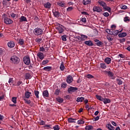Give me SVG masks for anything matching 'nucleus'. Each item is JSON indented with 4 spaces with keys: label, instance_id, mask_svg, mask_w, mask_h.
I'll use <instances>...</instances> for the list:
<instances>
[{
    "label": "nucleus",
    "instance_id": "338daca9",
    "mask_svg": "<svg viewBox=\"0 0 130 130\" xmlns=\"http://www.w3.org/2000/svg\"><path fill=\"white\" fill-rule=\"evenodd\" d=\"M81 21L82 22H83V23H86V22H87V19H86V18H82L81 19Z\"/></svg>",
    "mask_w": 130,
    "mask_h": 130
},
{
    "label": "nucleus",
    "instance_id": "f257e3e1",
    "mask_svg": "<svg viewBox=\"0 0 130 130\" xmlns=\"http://www.w3.org/2000/svg\"><path fill=\"white\" fill-rule=\"evenodd\" d=\"M10 60H11L12 63H14V64H19L20 61V58L16 55L12 56L10 58Z\"/></svg>",
    "mask_w": 130,
    "mask_h": 130
},
{
    "label": "nucleus",
    "instance_id": "37998d69",
    "mask_svg": "<svg viewBox=\"0 0 130 130\" xmlns=\"http://www.w3.org/2000/svg\"><path fill=\"white\" fill-rule=\"evenodd\" d=\"M12 101L14 103V104H16L17 103V97H13L12 99Z\"/></svg>",
    "mask_w": 130,
    "mask_h": 130
},
{
    "label": "nucleus",
    "instance_id": "72a5a7b5",
    "mask_svg": "<svg viewBox=\"0 0 130 130\" xmlns=\"http://www.w3.org/2000/svg\"><path fill=\"white\" fill-rule=\"evenodd\" d=\"M118 33H119V31H118V30H113L112 35H113L114 36H117V35H118Z\"/></svg>",
    "mask_w": 130,
    "mask_h": 130
},
{
    "label": "nucleus",
    "instance_id": "5fc2aeb1",
    "mask_svg": "<svg viewBox=\"0 0 130 130\" xmlns=\"http://www.w3.org/2000/svg\"><path fill=\"white\" fill-rule=\"evenodd\" d=\"M74 10V8L72 7H69L67 8V12H71V11H73Z\"/></svg>",
    "mask_w": 130,
    "mask_h": 130
},
{
    "label": "nucleus",
    "instance_id": "f03ea898",
    "mask_svg": "<svg viewBox=\"0 0 130 130\" xmlns=\"http://www.w3.org/2000/svg\"><path fill=\"white\" fill-rule=\"evenodd\" d=\"M34 34L36 36H40V35H42L43 34V30L42 29L37 27L34 29Z\"/></svg>",
    "mask_w": 130,
    "mask_h": 130
},
{
    "label": "nucleus",
    "instance_id": "603ef678",
    "mask_svg": "<svg viewBox=\"0 0 130 130\" xmlns=\"http://www.w3.org/2000/svg\"><path fill=\"white\" fill-rule=\"evenodd\" d=\"M54 130H59V126L56 125L53 127Z\"/></svg>",
    "mask_w": 130,
    "mask_h": 130
},
{
    "label": "nucleus",
    "instance_id": "393cba45",
    "mask_svg": "<svg viewBox=\"0 0 130 130\" xmlns=\"http://www.w3.org/2000/svg\"><path fill=\"white\" fill-rule=\"evenodd\" d=\"M105 62L107 63V64H109L111 62V58L109 57H107L105 59Z\"/></svg>",
    "mask_w": 130,
    "mask_h": 130
},
{
    "label": "nucleus",
    "instance_id": "ddd939ff",
    "mask_svg": "<svg viewBox=\"0 0 130 130\" xmlns=\"http://www.w3.org/2000/svg\"><path fill=\"white\" fill-rule=\"evenodd\" d=\"M43 97H44V98H45V97H46L47 98H48L49 96V93L48 92V90H44L43 92Z\"/></svg>",
    "mask_w": 130,
    "mask_h": 130
},
{
    "label": "nucleus",
    "instance_id": "1a4fd4ad",
    "mask_svg": "<svg viewBox=\"0 0 130 130\" xmlns=\"http://www.w3.org/2000/svg\"><path fill=\"white\" fill-rule=\"evenodd\" d=\"M73 77L71 75H69L67 78L66 82L68 84H71V83L73 82Z\"/></svg>",
    "mask_w": 130,
    "mask_h": 130
},
{
    "label": "nucleus",
    "instance_id": "6e6d98bb",
    "mask_svg": "<svg viewBox=\"0 0 130 130\" xmlns=\"http://www.w3.org/2000/svg\"><path fill=\"white\" fill-rule=\"evenodd\" d=\"M49 61H48V60L46 59V60H44V61H43V62H42V64L44 65V64H46V63H48Z\"/></svg>",
    "mask_w": 130,
    "mask_h": 130
},
{
    "label": "nucleus",
    "instance_id": "a18cd8bd",
    "mask_svg": "<svg viewBox=\"0 0 130 130\" xmlns=\"http://www.w3.org/2000/svg\"><path fill=\"white\" fill-rule=\"evenodd\" d=\"M130 19L128 16H126L124 18V21L125 22H129Z\"/></svg>",
    "mask_w": 130,
    "mask_h": 130
},
{
    "label": "nucleus",
    "instance_id": "9b49d317",
    "mask_svg": "<svg viewBox=\"0 0 130 130\" xmlns=\"http://www.w3.org/2000/svg\"><path fill=\"white\" fill-rule=\"evenodd\" d=\"M31 94H32L31 92L27 91L25 92V97H24V98H26L27 99H29L30 98V96H31Z\"/></svg>",
    "mask_w": 130,
    "mask_h": 130
},
{
    "label": "nucleus",
    "instance_id": "dca6fc26",
    "mask_svg": "<svg viewBox=\"0 0 130 130\" xmlns=\"http://www.w3.org/2000/svg\"><path fill=\"white\" fill-rule=\"evenodd\" d=\"M43 70L46 72H50L52 70V67L51 66H47L44 67Z\"/></svg>",
    "mask_w": 130,
    "mask_h": 130
},
{
    "label": "nucleus",
    "instance_id": "c03bdc74",
    "mask_svg": "<svg viewBox=\"0 0 130 130\" xmlns=\"http://www.w3.org/2000/svg\"><path fill=\"white\" fill-rule=\"evenodd\" d=\"M116 81L118 82V85H122V81L120 79H117Z\"/></svg>",
    "mask_w": 130,
    "mask_h": 130
},
{
    "label": "nucleus",
    "instance_id": "473e14b6",
    "mask_svg": "<svg viewBox=\"0 0 130 130\" xmlns=\"http://www.w3.org/2000/svg\"><path fill=\"white\" fill-rule=\"evenodd\" d=\"M126 35H127L126 32H122L121 34H119L118 35V36L119 37H120V38H123V37H125Z\"/></svg>",
    "mask_w": 130,
    "mask_h": 130
},
{
    "label": "nucleus",
    "instance_id": "e433bc0d",
    "mask_svg": "<svg viewBox=\"0 0 130 130\" xmlns=\"http://www.w3.org/2000/svg\"><path fill=\"white\" fill-rule=\"evenodd\" d=\"M44 127L46 128V129H52V127H51V125H45L44 126Z\"/></svg>",
    "mask_w": 130,
    "mask_h": 130
},
{
    "label": "nucleus",
    "instance_id": "0eeeda50",
    "mask_svg": "<svg viewBox=\"0 0 130 130\" xmlns=\"http://www.w3.org/2000/svg\"><path fill=\"white\" fill-rule=\"evenodd\" d=\"M4 22L7 25H9L10 24H13V20H12L11 19L8 18V17H6L4 19Z\"/></svg>",
    "mask_w": 130,
    "mask_h": 130
},
{
    "label": "nucleus",
    "instance_id": "9d476101",
    "mask_svg": "<svg viewBox=\"0 0 130 130\" xmlns=\"http://www.w3.org/2000/svg\"><path fill=\"white\" fill-rule=\"evenodd\" d=\"M103 73H105L106 74H107L109 78L112 77L114 76V74H113V73L109 71H104Z\"/></svg>",
    "mask_w": 130,
    "mask_h": 130
},
{
    "label": "nucleus",
    "instance_id": "7ed1b4c3",
    "mask_svg": "<svg viewBox=\"0 0 130 130\" xmlns=\"http://www.w3.org/2000/svg\"><path fill=\"white\" fill-rule=\"evenodd\" d=\"M68 93H70V94H72L73 92H76V91H78V88L71 86L70 88H68Z\"/></svg>",
    "mask_w": 130,
    "mask_h": 130
},
{
    "label": "nucleus",
    "instance_id": "13d9d810",
    "mask_svg": "<svg viewBox=\"0 0 130 130\" xmlns=\"http://www.w3.org/2000/svg\"><path fill=\"white\" fill-rule=\"evenodd\" d=\"M40 125H45V121H43V120H40Z\"/></svg>",
    "mask_w": 130,
    "mask_h": 130
},
{
    "label": "nucleus",
    "instance_id": "f704fd0d",
    "mask_svg": "<svg viewBox=\"0 0 130 130\" xmlns=\"http://www.w3.org/2000/svg\"><path fill=\"white\" fill-rule=\"evenodd\" d=\"M34 93H35V95L36 98L39 99V91L38 90H35Z\"/></svg>",
    "mask_w": 130,
    "mask_h": 130
},
{
    "label": "nucleus",
    "instance_id": "bb28decb",
    "mask_svg": "<svg viewBox=\"0 0 130 130\" xmlns=\"http://www.w3.org/2000/svg\"><path fill=\"white\" fill-rule=\"evenodd\" d=\"M56 100L57 101V102H59V103H62L63 102V99L59 96L56 98Z\"/></svg>",
    "mask_w": 130,
    "mask_h": 130
},
{
    "label": "nucleus",
    "instance_id": "6e6552de",
    "mask_svg": "<svg viewBox=\"0 0 130 130\" xmlns=\"http://www.w3.org/2000/svg\"><path fill=\"white\" fill-rule=\"evenodd\" d=\"M98 3L100 7H103V9L106 7V3L102 0H99Z\"/></svg>",
    "mask_w": 130,
    "mask_h": 130
},
{
    "label": "nucleus",
    "instance_id": "aec40b11",
    "mask_svg": "<svg viewBox=\"0 0 130 130\" xmlns=\"http://www.w3.org/2000/svg\"><path fill=\"white\" fill-rule=\"evenodd\" d=\"M82 3L84 6H87V5L91 4V0H83Z\"/></svg>",
    "mask_w": 130,
    "mask_h": 130
},
{
    "label": "nucleus",
    "instance_id": "58836bf2",
    "mask_svg": "<svg viewBox=\"0 0 130 130\" xmlns=\"http://www.w3.org/2000/svg\"><path fill=\"white\" fill-rule=\"evenodd\" d=\"M78 124H84L85 123V121L83 120H79L77 121Z\"/></svg>",
    "mask_w": 130,
    "mask_h": 130
},
{
    "label": "nucleus",
    "instance_id": "c756f323",
    "mask_svg": "<svg viewBox=\"0 0 130 130\" xmlns=\"http://www.w3.org/2000/svg\"><path fill=\"white\" fill-rule=\"evenodd\" d=\"M104 9H105L106 11H108V12H109V13H110V12H111V8H110V7L107 6V4H106V6L105 7V8H104Z\"/></svg>",
    "mask_w": 130,
    "mask_h": 130
},
{
    "label": "nucleus",
    "instance_id": "09e8293b",
    "mask_svg": "<svg viewBox=\"0 0 130 130\" xmlns=\"http://www.w3.org/2000/svg\"><path fill=\"white\" fill-rule=\"evenodd\" d=\"M42 41V39L41 38H37L36 39V42H37V43H40Z\"/></svg>",
    "mask_w": 130,
    "mask_h": 130
},
{
    "label": "nucleus",
    "instance_id": "ea45409f",
    "mask_svg": "<svg viewBox=\"0 0 130 130\" xmlns=\"http://www.w3.org/2000/svg\"><path fill=\"white\" fill-rule=\"evenodd\" d=\"M9 84L11 85V84H14V80L12 78H10L8 81Z\"/></svg>",
    "mask_w": 130,
    "mask_h": 130
},
{
    "label": "nucleus",
    "instance_id": "774afa93",
    "mask_svg": "<svg viewBox=\"0 0 130 130\" xmlns=\"http://www.w3.org/2000/svg\"><path fill=\"white\" fill-rule=\"evenodd\" d=\"M60 70L61 71H64V66H60Z\"/></svg>",
    "mask_w": 130,
    "mask_h": 130
},
{
    "label": "nucleus",
    "instance_id": "4468645a",
    "mask_svg": "<svg viewBox=\"0 0 130 130\" xmlns=\"http://www.w3.org/2000/svg\"><path fill=\"white\" fill-rule=\"evenodd\" d=\"M8 47H10V48H13V47H15V42L13 41H11L8 42Z\"/></svg>",
    "mask_w": 130,
    "mask_h": 130
},
{
    "label": "nucleus",
    "instance_id": "052dcab7",
    "mask_svg": "<svg viewBox=\"0 0 130 130\" xmlns=\"http://www.w3.org/2000/svg\"><path fill=\"white\" fill-rule=\"evenodd\" d=\"M40 51L44 52V51H45V49L43 47H40Z\"/></svg>",
    "mask_w": 130,
    "mask_h": 130
},
{
    "label": "nucleus",
    "instance_id": "0e129e2a",
    "mask_svg": "<svg viewBox=\"0 0 130 130\" xmlns=\"http://www.w3.org/2000/svg\"><path fill=\"white\" fill-rule=\"evenodd\" d=\"M54 94H55V95H59V90L56 89Z\"/></svg>",
    "mask_w": 130,
    "mask_h": 130
},
{
    "label": "nucleus",
    "instance_id": "79ce46f5",
    "mask_svg": "<svg viewBox=\"0 0 130 130\" xmlns=\"http://www.w3.org/2000/svg\"><path fill=\"white\" fill-rule=\"evenodd\" d=\"M22 84H23V82L21 81H18L17 83H16V84L15 85L14 84L13 85L14 86H19L21 85H22Z\"/></svg>",
    "mask_w": 130,
    "mask_h": 130
},
{
    "label": "nucleus",
    "instance_id": "4be33fe9",
    "mask_svg": "<svg viewBox=\"0 0 130 130\" xmlns=\"http://www.w3.org/2000/svg\"><path fill=\"white\" fill-rule=\"evenodd\" d=\"M106 127H107V128L109 129V130H114L115 129V127L114 126H112L111 124H107L106 125Z\"/></svg>",
    "mask_w": 130,
    "mask_h": 130
},
{
    "label": "nucleus",
    "instance_id": "a878e982",
    "mask_svg": "<svg viewBox=\"0 0 130 130\" xmlns=\"http://www.w3.org/2000/svg\"><path fill=\"white\" fill-rule=\"evenodd\" d=\"M85 100V98L84 97H79L77 98L76 101L77 102H83Z\"/></svg>",
    "mask_w": 130,
    "mask_h": 130
},
{
    "label": "nucleus",
    "instance_id": "de8ad7c7",
    "mask_svg": "<svg viewBox=\"0 0 130 130\" xmlns=\"http://www.w3.org/2000/svg\"><path fill=\"white\" fill-rule=\"evenodd\" d=\"M62 41H67V35H63L61 37Z\"/></svg>",
    "mask_w": 130,
    "mask_h": 130
},
{
    "label": "nucleus",
    "instance_id": "6ab92c4d",
    "mask_svg": "<svg viewBox=\"0 0 130 130\" xmlns=\"http://www.w3.org/2000/svg\"><path fill=\"white\" fill-rule=\"evenodd\" d=\"M19 19V22H20V23H22V22H27V18L24 16H21Z\"/></svg>",
    "mask_w": 130,
    "mask_h": 130
},
{
    "label": "nucleus",
    "instance_id": "3c124183",
    "mask_svg": "<svg viewBox=\"0 0 130 130\" xmlns=\"http://www.w3.org/2000/svg\"><path fill=\"white\" fill-rule=\"evenodd\" d=\"M44 47L46 50H48V49L50 47V46H49V45H48L47 44H46L44 45Z\"/></svg>",
    "mask_w": 130,
    "mask_h": 130
},
{
    "label": "nucleus",
    "instance_id": "4c0bfd02",
    "mask_svg": "<svg viewBox=\"0 0 130 130\" xmlns=\"http://www.w3.org/2000/svg\"><path fill=\"white\" fill-rule=\"evenodd\" d=\"M95 44L98 46L101 47V46H102V45H103V42H102L101 41H99L97 43H96Z\"/></svg>",
    "mask_w": 130,
    "mask_h": 130
},
{
    "label": "nucleus",
    "instance_id": "2eb2a0df",
    "mask_svg": "<svg viewBox=\"0 0 130 130\" xmlns=\"http://www.w3.org/2000/svg\"><path fill=\"white\" fill-rule=\"evenodd\" d=\"M44 7L46 8V9H50V8H51V4L49 2H47L44 4Z\"/></svg>",
    "mask_w": 130,
    "mask_h": 130
},
{
    "label": "nucleus",
    "instance_id": "a211bd4d",
    "mask_svg": "<svg viewBox=\"0 0 130 130\" xmlns=\"http://www.w3.org/2000/svg\"><path fill=\"white\" fill-rule=\"evenodd\" d=\"M75 120H77V119H74L72 118H69L68 119V121L70 123H76Z\"/></svg>",
    "mask_w": 130,
    "mask_h": 130
},
{
    "label": "nucleus",
    "instance_id": "864d4df0",
    "mask_svg": "<svg viewBox=\"0 0 130 130\" xmlns=\"http://www.w3.org/2000/svg\"><path fill=\"white\" fill-rule=\"evenodd\" d=\"M87 78L88 79H94V76H93V75H92L91 74H88L87 75Z\"/></svg>",
    "mask_w": 130,
    "mask_h": 130
},
{
    "label": "nucleus",
    "instance_id": "c85d7f7f",
    "mask_svg": "<svg viewBox=\"0 0 130 130\" xmlns=\"http://www.w3.org/2000/svg\"><path fill=\"white\" fill-rule=\"evenodd\" d=\"M106 32L108 33V34H110V35H112V33H113V29H106Z\"/></svg>",
    "mask_w": 130,
    "mask_h": 130
},
{
    "label": "nucleus",
    "instance_id": "f3484780",
    "mask_svg": "<svg viewBox=\"0 0 130 130\" xmlns=\"http://www.w3.org/2000/svg\"><path fill=\"white\" fill-rule=\"evenodd\" d=\"M37 56L40 58V59H43V58H44V54H43L42 52L38 53Z\"/></svg>",
    "mask_w": 130,
    "mask_h": 130
},
{
    "label": "nucleus",
    "instance_id": "e2e57ef3",
    "mask_svg": "<svg viewBox=\"0 0 130 130\" xmlns=\"http://www.w3.org/2000/svg\"><path fill=\"white\" fill-rule=\"evenodd\" d=\"M104 17H109V13L108 12H105L103 13Z\"/></svg>",
    "mask_w": 130,
    "mask_h": 130
},
{
    "label": "nucleus",
    "instance_id": "39448f33",
    "mask_svg": "<svg viewBox=\"0 0 130 130\" xmlns=\"http://www.w3.org/2000/svg\"><path fill=\"white\" fill-rule=\"evenodd\" d=\"M93 12H96L97 13H101L102 12V8L99 6H94L93 8Z\"/></svg>",
    "mask_w": 130,
    "mask_h": 130
},
{
    "label": "nucleus",
    "instance_id": "b1692460",
    "mask_svg": "<svg viewBox=\"0 0 130 130\" xmlns=\"http://www.w3.org/2000/svg\"><path fill=\"white\" fill-rule=\"evenodd\" d=\"M103 102L104 103V104H107V103H110V102H111V101H110V99H109L105 98L104 99Z\"/></svg>",
    "mask_w": 130,
    "mask_h": 130
},
{
    "label": "nucleus",
    "instance_id": "7c9ffc66",
    "mask_svg": "<svg viewBox=\"0 0 130 130\" xmlns=\"http://www.w3.org/2000/svg\"><path fill=\"white\" fill-rule=\"evenodd\" d=\"M23 100H24L25 103H26V104H28L29 105V104H31V100H27L26 99V98H23Z\"/></svg>",
    "mask_w": 130,
    "mask_h": 130
},
{
    "label": "nucleus",
    "instance_id": "412c9836",
    "mask_svg": "<svg viewBox=\"0 0 130 130\" xmlns=\"http://www.w3.org/2000/svg\"><path fill=\"white\" fill-rule=\"evenodd\" d=\"M57 6H59V7H61L62 8H63V7H66L65 3H62V2L59 1L57 2Z\"/></svg>",
    "mask_w": 130,
    "mask_h": 130
},
{
    "label": "nucleus",
    "instance_id": "5701e85b",
    "mask_svg": "<svg viewBox=\"0 0 130 130\" xmlns=\"http://www.w3.org/2000/svg\"><path fill=\"white\" fill-rule=\"evenodd\" d=\"M24 77L26 80H30V79H31V74L29 73H26L24 75Z\"/></svg>",
    "mask_w": 130,
    "mask_h": 130
},
{
    "label": "nucleus",
    "instance_id": "20e7f679",
    "mask_svg": "<svg viewBox=\"0 0 130 130\" xmlns=\"http://www.w3.org/2000/svg\"><path fill=\"white\" fill-rule=\"evenodd\" d=\"M30 57H29V56L23 57V62L25 64H26L27 66L29 65L30 64Z\"/></svg>",
    "mask_w": 130,
    "mask_h": 130
},
{
    "label": "nucleus",
    "instance_id": "49530a36",
    "mask_svg": "<svg viewBox=\"0 0 130 130\" xmlns=\"http://www.w3.org/2000/svg\"><path fill=\"white\" fill-rule=\"evenodd\" d=\"M81 37L83 40H84V41L86 40V39H87V38H88V36H85L84 35H81Z\"/></svg>",
    "mask_w": 130,
    "mask_h": 130
},
{
    "label": "nucleus",
    "instance_id": "4d7b16f0",
    "mask_svg": "<svg viewBox=\"0 0 130 130\" xmlns=\"http://www.w3.org/2000/svg\"><path fill=\"white\" fill-rule=\"evenodd\" d=\"M107 39H108V40H109V41H112V40H113V39L109 35L107 36Z\"/></svg>",
    "mask_w": 130,
    "mask_h": 130
},
{
    "label": "nucleus",
    "instance_id": "cd10ccee",
    "mask_svg": "<svg viewBox=\"0 0 130 130\" xmlns=\"http://www.w3.org/2000/svg\"><path fill=\"white\" fill-rule=\"evenodd\" d=\"M95 97L98 100H99L100 101H102L103 102V100H104V98H103L102 96L98 95H96Z\"/></svg>",
    "mask_w": 130,
    "mask_h": 130
},
{
    "label": "nucleus",
    "instance_id": "423d86ee",
    "mask_svg": "<svg viewBox=\"0 0 130 130\" xmlns=\"http://www.w3.org/2000/svg\"><path fill=\"white\" fill-rule=\"evenodd\" d=\"M63 28V26L61 24H59V26L56 27V29L58 30L59 34H61L64 31Z\"/></svg>",
    "mask_w": 130,
    "mask_h": 130
},
{
    "label": "nucleus",
    "instance_id": "2f4dec72",
    "mask_svg": "<svg viewBox=\"0 0 130 130\" xmlns=\"http://www.w3.org/2000/svg\"><path fill=\"white\" fill-rule=\"evenodd\" d=\"M53 14L54 17H59V12H58V11H53Z\"/></svg>",
    "mask_w": 130,
    "mask_h": 130
},
{
    "label": "nucleus",
    "instance_id": "c9c22d12",
    "mask_svg": "<svg viewBox=\"0 0 130 130\" xmlns=\"http://www.w3.org/2000/svg\"><path fill=\"white\" fill-rule=\"evenodd\" d=\"M86 130H92L93 129V126L92 125H87L85 127Z\"/></svg>",
    "mask_w": 130,
    "mask_h": 130
},
{
    "label": "nucleus",
    "instance_id": "f8f14e48",
    "mask_svg": "<svg viewBox=\"0 0 130 130\" xmlns=\"http://www.w3.org/2000/svg\"><path fill=\"white\" fill-rule=\"evenodd\" d=\"M84 44L87 45L88 46H93V45H94V44L92 42V41L90 40L85 41Z\"/></svg>",
    "mask_w": 130,
    "mask_h": 130
},
{
    "label": "nucleus",
    "instance_id": "69168bd1",
    "mask_svg": "<svg viewBox=\"0 0 130 130\" xmlns=\"http://www.w3.org/2000/svg\"><path fill=\"white\" fill-rule=\"evenodd\" d=\"M121 9L122 10H126V9H127V7L125 5H123L121 6Z\"/></svg>",
    "mask_w": 130,
    "mask_h": 130
},
{
    "label": "nucleus",
    "instance_id": "8fccbe9b",
    "mask_svg": "<svg viewBox=\"0 0 130 130\" xmlns=\"http://www.w3.org/2000/svg\"><path fill=\"white\" fill-rule=\"evenodd\" d=\"M18 42L21 45H23V44H24V40L22 39H19Z\"/></svg>",
    "mask_w": 130,
    "mask_h": 130
},
{
    "label": "nucleus",
    "instance_id": "bf43d9fd",
    "mask_svg": "<svg viewBox=\"0 0 130 130\" xmlns=\"http://www.w3.org/2000/svg\"><path fill=\"white\" fill-rule=\"evenodd\" d=\"M2 4L3 6H7V4H8V1L7 0H4L2 2Z\"/></svg>",
    "mask_w": 130,
    "mask_h": 130
},
{
    "label": "nucleus",
    "instance_id": "a19ab883",
    "mask_svg": "<svg viewBox=\"0 0 130 130\" xmlns=\"http://www.w3.org/2000/svg\"><path fill=\"white\" fill-rule=\"evenodd\" d=\"M67 86H68L67 83H62L61 84V87L62 88H67Z\"/></svg>",
    "mask_w": 130,
    "mask_h": 130
},
{
    "label": "nucleus",
    "instance_id": "680f3d73",
    "mask_svg": "<svg viewBox=\"0 0 130 130\" xmlns=\"http://www.w3.org/2000/svg\"><path fill=\"white\" fill-rule=\"evenodd\" d=\"M11 17H12V18H16V16H17V14L12 13H11V14H10Z\"/></svg>",
    "mask_w": 130,
    "mask_h": 130
}]
</instances>
